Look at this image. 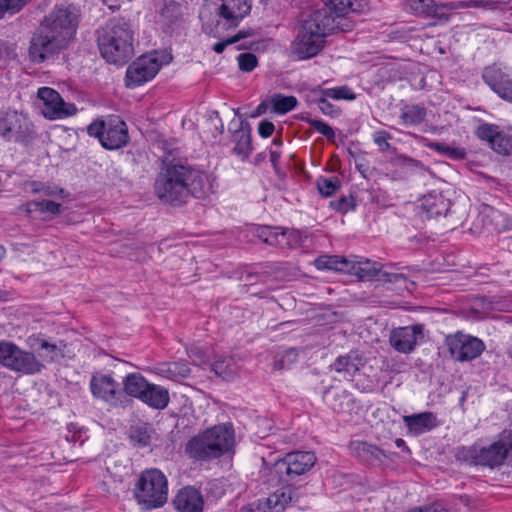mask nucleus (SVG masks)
<instances>
[{
  "label": "nucleus",
  "instance_id": "2f4dec72",
  "mask_svg": "<svg viewBox=\"0 0 512 512\" xmlns=\"http://www.w3.org/2000/svg\"><path fill=\"white\" fill-rule=\"evenodd\" d=\"M314 265L318 270L348 273L350 258L339 255H321L314 260Z\"/></svg>",
  "mask_w": 512,
  "mask_h": 512
},
{
  "label": "nucleus",
  "instance_id": "f704fd0d",
  "mask_svg": "<svg viewBox=\"0 0 512 512\" xmlns=\"http://www.w3.org/2000/svg\"><path fill=\"white\" fill-rule=\"evenodd\" d=\"M191 370L186 362L175 361L162 365L159 368V374L169 379L186 378L190 375Z\"/></svg>",
  "mask_w": 512,
  "mask_h": 512
},
{
  "label": "nucleus",
  "instance_id": "37998d69",
  "mask_svg": "<svg viewBox=\"0 0 512 512\" xmlns=\"http://www.w3.org/2000/svg\"><path fill=\"white\" fill-rule=\"evenodd\" d=\"M321 94L334 100H354L356 98L355 93L347 86L322 89Z\"/></svg>",
  "mask_w": 512,
  "mask_h": 512
},
{
  "label": "nucleus",
  "instance_id": "6ab92c4d",
  "mask_svg": "<svg viewBox=\"0 0 512 512\" xmlns=\"http://www.w3.org/2000/svg\"><path fill=\"white\" fill-rule=\"evenodd\" d=\"M423 336V325L397 327L391 330L389 343L397 352L409 354L414 351L418 341Z\"/></svg>",
  "mask_w": 512,
  "mask_h": 512
},
{
  "label": "nucleus",
  "instance_id": "f257e3e1",
  "mask_svg": "<svg viewBox=\"0 0 512 512\" xmlns=\"http://www.w3.org/2000/svg\"><path fill=\"white\" fill-rule=\"evenodd\" d=\"M154 190L161 202L179 207L192 197L208 196L212 192V180L206 172L190 165L169 163L158 173Z\"/></svg>",
  "mask_w": 512,
  "mask_h": 512
},
{
  "label": "nucleus",
  "instance_id": "5701e85b",
  "mask_svg": "<svg viewBox=\"0 0 512 512\" xmlns=\"http://www.w3.org/2000/svg\"><path fill=\"white\" fill-rule=\"evenodd\" d=\"M215 448L216 446L211 445L203 431L188 440L185 444L184 452L193 461L209 462L218 459Z\"/></svg>",
  "mask_w": 512,
  "mask_h": 512
},
{
  "label": "nucleus",
  "instance_id": "69168bd1",
  "mask_svg": "<svg viewBox=\"0 0 512 512\" xmlns=\"http://www.w3.org/2000/svg\"><path fill=\"white\" fill-rule=\"evenodd\" d=\"M450 11L454 9H465L468 8V0L467 1H455L448 3Z\"/></svg>",
  "mask_w": 512,
  "mask_h": 512
},
{
  "label": "nucleus",
  "instance_id": "c03bdc74",
  "mask_svg": "<svg viewBox=\"0 0 512 512\" xmlns=\"http://www.w3.org/2000/svg\"><path fill=\"white\" fill-rule=\"evenodd\" d=\"M213 370L217 375L223 377L224 379L231 378L237 372L236 366L232 358L216 361L213 364Z\"/></svg>",
  "mask_w": 512,
  "mask_h": 512
},
{
  "label": "nucleus",
  "instance_id": "a19ab883",
  "mask_svg": "<svg viewBox=\"0 0 512 512\" xmlns=\"http://www.w3.org/2000/svg\"><path fill=\"white\" fill-rule=\"evenodd\" d=\"M317 189L323 197H330L337 192L341 186L338 177H320L316 182Z\"/></svg>",
  "mask_w": 512,
  "mask_h": 512
},
{
  "label": "nucleus",
  "instance_id": "4d7b16f0",
  "mask_svg": "<svg viewBox=\"0 0 512 512\" xmlns=\"http://www.w3.org/2000/svg\"><path fill=\"white\" fill-rule=\"evenodd\" d=\"M275 126L272 122L263 120L258 125V133L263 138L270 137L274 132Z\"/></svg>",
  "mask_w": 512,
  "mask_h": 512
},
{
  "label": "nucleus",
  "instance_id": "393cba45",
  "mask_svg": "<svg viewBox=\"0 0 512 512\" xmlns=\"http://www.w3.org/2000/svg\"><path fill=\"white\" fill-rule=\"evenodd\" d=\"M348 449L352 456L371 465H380L386 458V454L382 449L365 441H351Z\"/></svg>",
  "mask_w": 512,
  "mask_h": 512
},
{
  "label": "nucleus",
  "instance_id": "b1692460",
  "mask_svg": "<svg viewBox=\"0 0 512 512\" xmlns=\"http://www.w3.org/2000/svg\"><path fill=\"white\" fill-rule=\"evenodd\" d=\"M172 504L177 512H203L204 497L195 487L185 486L178 491Z\"/></svg>",
  "mask_w": 512,
  "mask_h": 512
},
{
  "label": "nucleus",
  "instance_id": "13d9d810",
  "mask_svg": "<svg viewBox=\"0 0 512 512\" xmlns=\"http://www.w3.org/2000/svg\"><path fill=\"white\" fill-rule=\"evenodd\" d=\"M328 97H325L322 95V97H320L316 103H317V106L319 108V110L325 114V115H329V116H333L334 114V106L327 100Z\"/></svg>",
  "mask_w": 512,
  "mask_h": 512
},
{
  "label": "nucleus",
  "instance_id": "c9c22d12",
  "mask_svg": "<svg viewBox=\"0 0 512 512\" xmlns=\"http://www.w3.org/2000/svg\"><path fill=\"white\" fill-rule=\"evenodd\" d=\"M298 351L294 348H288L278 353L273 361L274 370L289 369L298 360Z\"/></svg>",
  "mask_w": 512,
  "mask_h": 512
},
{
  "label": "nucleus",
  "instance_id": "9d476101",
  "mask_svg": "<svg viewBox=\"0 0 512 512\" xmlns=\"http://www.w3.org/2000/svg\"><path fill=\"white\" fill-rule=\"evenodd\" d=\"M172 55L166 51H152L134 61L126 71L128 87H137L152 80L163 65L171 62Z\"/></svg>",
  "mask_w": 512,
  "mask_h": 512
},
{
  "label": "nucleus",
  "instance_id": "f8f14e48",
  "mask_svg": "<svg viewBox=\"0 0 512 512\" xmlns=\"http://www.w3.org/2000/svg\"><path fill=\"white\" fill-rule=\"evenodd\" d=\"M512 450V436L501 437L488 447L472 446L463 449V457L475 465L488 466L490 468L501 465L508 453Z\"/></svg>",
  "mask_w": 512,
  "mask_h": 512
},
{
  "label": "nucleus",
  "instance_id": "9b49d317",
  "mask_svg": "<svg viewBox=\"0 0 512 512\" xmlns=\"http://www.w3.org/2000/svg\"><path fill=\"white\" fill-rule=\"evenodd\" d=\"M0 137L8 142L27 145L35 138V131L29 118L16 110L0 112Z\"/></svg>",
  "mask_w": 512,
  "mask_h": 512
},
{
  "label": "nucleus",
  "instance_id": "2eb2a0df",
  "mask_svg": "<svg viewBox=\"0 0 512 512\" xmlns=\"http://www.w3.org/2000/svg\"><path fill=\"white\" fill-rule=\"evenodd\" d=\"M476 136L488 143L497 153L509 155L512 153V128L500 127L495 124L483 123L476 129Z\"/></svg>",
  "mask_w": 512,
  "mask_h": 512
},
{
  "label": "nucleus",
  "instance_id": "0eeeda50",
  "mask_svg": "<svg viewBox=\"0 0 512 512\" xmlns=\"http://www.w3.org/2000/svg\"><path fill=\"white\" fill-rule=\"evenodd\" d=\"M134 498L145 510L162 507L168 499V481L164 473L156 468L143 471L135 484Z\"/></svg>",
  "mask_w": 512,
  "mask_h": 512
},
{
  "label": "nucleus",
  "instance_id": "603ef678",
  "mask_svg": "<svg viewBox=\"0 0 512 512\" xmlns=\"http://www.w3.org/2000/svg\"><path fill=\"white\" fill-rule=\"evenodd\" d=\"M257 63V57L252 53H242L238 56V65L242 71L251 72Z\"/></svg>",
  "mask_w": 512,
  "mask_h": 512
},
{
  "label": "nucleus",
  "instance_id": "39448f33",
  "mask_svg": "<svg viewBox=\"0 0 512 512\" xmlns=\"http://www.w3.org/2000/svg\"><path fill=\"white\" fill-rule=\"evenodd\" d=\"M335 24L325 11L312 12L302 23L292 52L299 59H309L317 55L324 46V38L335 33Z\"/></svg>",
  "mask_w": 512,
  "mask_h": 512
},
{
  "label": "nucleus",
  "instance_id": "bb28decb",
  "mask_svg": "<svg viewBox=\"0 0 512 512\" xmlns=\"http://www.w3.org/2000/svg\"><path fill=\"white\" fill-rule=\"evenodd\" d=\"M420 161L406 155H396L386 163V176L392 180L403 179L409 171L421 168Z\"/></svg>",
  "mask_w": 512,
  "mask_h": 512
},
{
  "label": "nucleus",
  "instance_id": "c756f323",
  "mask_svg": "<svg viewBox=\"0 0 512 512\" xmlns=\"http://www.w3.org/2000/svg\"><path fill=\"white\" fill-rule=\"evenodd\" d=\"M348 274L355 275L362 280H369L378 275L381 265L368 259L355 260L350 258Z\"/></svg>",
  "mask_w": 512,
  "mask_h": 512
},
{
  "label": "nucleus",
  "instance_id": "6e6552de",
  "mask_svg": "<svg viewBox=\"0 0 512 512\" xmlns=\"http://www.w3.org/2000/svg\"><path fill=\"white\" fill-rule=\"evenodd\" d=\"M79 23V13L74 6H56L41 22L43 31L65 47L74 38Z\"/></svg>",
  "mask_w": 512,
  "mask_h": 512
},
{
  "label": "nucleus",
  "instance_id": "6e6d98bb",
  "mask_svg": "<svg viewBox=\"0 0 512 512\" xmlns=\"http://www.w3.org/2000/svg\"><path fill=\"white\" fill-rule=\"evenodd\" d=\"M325 395L327 397V401H328L329 405L335 411H339L342 409V404L341 403L337 404L336 403L337 400L342 397H345V398L347 397V394L345 391L335 392L334 394H332L330 391H327Z\"/></svg>",
  "mask_w": 512,
  "mask_h": 512
},
{
  "label": "nucleus",
  "instance_id": "680f3d73",
  "mask_svg": "<svg viewBox=\"0 0 512 512\" xmlns=\"http://www.w3.org/2000/svg\"><path fill=\"white\" fill-rule=\"evenodd\" d=\"M25 189L32 193H41L44 190V183L38 181H30L25 184Z\"/></svg>",
  "mask_w": 512,
  "mask_h": 512
},
{
  "label": "nucleus",
  "instance_id": "a211bd4d",
  "mask_svg": "<svg viewBox=\"0 0 512 512\" xmlns=\"http://www.w3.org/2000/svg\"><path fill=\"white\" fill-rule=\"evenodd\" d=\"M89 386L93 397L110 405H117L123 396L119 383L112 375L96 373L92 375Z\"/></svg>",
  "mask_w": 512,
  "mask_h": 512
},
{
  "label": "nucleus",
  "instance_id": "423d86ee",
  "mask_svg": "<svg viewBox=\"0 0 512 512\" xmlns=\"http://www.w3.org/2000/svg\"><path fill=\"white\" fill-rule=\"evenodd\" d=\"M317 461L314 452L293 451L277 459L271 467L265 465L261 473L267 477V482L277 484L295 480L309 472Z\"/></svg>",
  "mask_w": 512,
  "mask_h": 512
},
{
  "label": "nucleus",
  "instance_id": "864d4df0",
  "mask_svg": "<svg viewBox=\"0 0 512 512\" xmlns=\"http://www.w3.org/2000/svg\"><path fill=\"white\" fill-rule=\"evenodd\" d=\"M433 2L434 0H409V5L416 13L427 15L433 7Z\"/></svg>",
  "mask_w": 512,
  "mask_h": 512
},
{
  "label": "nucleus",
  "instance_id": "bf43d9fd",
  "mask_svg": "<svg viewBox=\"0 0 512 512\" xmlns=\"http://www.w3.org/2000/svg\"><path fill=\"white\" fill-rule=\"evenodd\" d=\"M447 157L453 160H461L466 157V151L464 148L449 146Z\"/></svg>",
  "mask_w": 512,
  "mask_h": 512
},
{
  "label": "nucleus",
  "instance_id": "412c9836",
  "mask_svg": "<svg viewBox=\"0 0 512 512\" xmlns=\"http://www.w3.org/2000/svg\"><path fill=\"white\" fill-rule=\"evenodd\" d=\"M204 433L211 445L217 449L215 453L218 458L233 451L235 446V434L232 424L224 423L215 425L204 430Z\"/></svg>",
  "mask_w": 512,
  "mask_h": 512
},
{
  "label": "nucleus",
  "instance_id": "338daca9",
  "mask_svg": "<svg viewBox=\"0 0 512 512\" xmlns=\"http://www.w3.org/2000/svg\"><path fill=\"white\" fill-rule=\"evenodd\" d=\"M61 191H62V189H60V192ZM58 192H59V189L57 187H52V186L44 184V190H42L41 193H43L46 196H55L58 194Z\"/></svg>",
  "mask_w": 512,
  "mask_h": 512
},
{
  "label": "nucleus",
  "instance_id": "20e7f679",
  "mask_svg": "<svg viewBox=\"0 0 512 512\" xmlns=\"http://www.w3.org/2000/svg\"><path fill=\"white\" fill-rule=\"evenodd\" d=\"M251 0H205L200 10L203 27L214 36L236 28L251 11Z\"/></svg>",
  "mask_w": 512,
  "mask_h": 512
},
{
  "label": "nucleus",
  "instance_id": "72a5a7b5",
  "mask_svg": "<svg viewBox=\"0 0 512 512\" xmlns=\"http://www.w3.org/2000/svg\"><path fill=\"white\" fill-rule=\"evenodd\" d=\"M426 109L420 105H405L401 108L400 119L406 126H416L424 122Z\"/></svg>",
  "mask_w": 512,
  "mask_h": 512
},
{
  "label": "nucleus",
  "instance_id": "3c124183",
  "mask_svg": "<svg viewBox=\"0 0 512 512\" xmlns=\"http://www.w3.org/2000/svg\"><path fill=\"white\" fill-rule=\"evenodd\" d=\"M372 138L380 151L385 152L391 149L389 140L392 139V135L389 132L385 130H377L373 133Z\"/></svg>",
  "mask_w": 512,
  "mask_h": 512
},
{
  "label": "nucleus",
  "instance_id": "e433bc0d",
  "mask_svg": "<svg viewBox=\"0 0 512 512\" xmlns=\"http://www.w3.org/2000/svg\"><path fill=\"white\" fill-rule=\"evenodd\" d=\"M451 207V203L442 195L433 197L432 202L426 204V210L430 217H439L447 215Z\"/></svg>",
  "mask_w": 512,
  "mask_h": 512
},
{
  "label": "nucleus",
  "instance_id": "4468645a",
  "mask_svg": "<svg viewBox=\"0 0 512 512\" xmlns=\"http://www.w3.org/2000/svg\"><path fill=\"white\" fill-rule=\"evenodd\" d=\"M367 7L366 0H329L326 6L318 11H325L333 20L335 31L349 32L353 29V22L347 17L349 13H359Z\"/></svg>",
  "mask_w": 512,
  "mask_h": 512
},
{
  "label": "nucleus",
  "instance_id": "58836bf2",
  "mask_svg": "<svg viewBox=\"0 0 512 512\" xmlns=\"http://www.w3.org/2000/svg\"><path fill=\"white\" fill-rule=\"evenodd\" d=\"M257 235L263 242L271 246L283 245V240L286 238L285 232H278L268 226L258 228Z\"/></svg>",
  "mask_w": 512,
  "mask_h": 512
},
{
  "label": "nucleus",
  "instance_id": "4c0bfd02",
  "mask_svg": "<svg viewBox=\"0 0 512 512\" xmlns=\"http://www.w3.org/2000/svg\"><path fill=\"white\" fill-rule=\"evenodd\" d=\"M273 110L278 114H286L297 106V98L295 96H284L282 94L274 95L271 98Z\"/></svg>",
  "mask_w": 512,
  "mask_h": 512
},
{
  "label": "nucleus",
  "instance_id": "e2e57ef3",
  "mask_svg": "<svg viewBox=\"0 0 512 512\" xmlns=\"http://www.w3.org/2000/svg\"><path fill=\"white\" fill-rule=\"evenodd\" d=\"M387 280L391 283H398L400 281H406V277L403 274L400 273H390L386 274Z\"/></svg>",
  "mask_w": 512,
  "mask_h": 512
},
{
  "label": "nucleus",
  "instance_id": "ea45409f",
  "mask_svg": "<svg viewBox=\"0 0 512 512\" xmlns=\"http://www.w3.org/2000/svg\"><path fill=\"white\" fill-rule=\"evenodd\" d=\"M130 439L139 447L148 446L151 441V430L146 424L133 426L130 429Z\"/></svg>",
  "mask_w": 512,
  "mask_h": 512
},
{
  "label": "nucleus",
  "instance_id": "aec40b11",
  "mask_svg": "<svg viewBox=\"0 0 512 512\" xmlns=\"http://www.w3.org/2000/svg\"><path fill=\"white\" fill-rule=\"evenodd\" d=\"M482 79L500 98L512 103V71L489 66L484 68Z\"/></svg>",
  "mask_w": 512,
  "mask_h": 512
},
{
  "label": "nucleus",
  "instance_id": "774afa93",
  "mask_svg": "<svg viewBox=\"0 0 512 512\" xmlns=\"http://www.w3.org/2000/svg\"><path fill=\"white\" fill-rule=\"evenodd\" d=\"M480 7L488 10H495L498 8V5L497 2L493 0H482V4Z\"/></svg>",
  "mask_w": 512,
  "mask_h": 512
},
{
  "label": "nucleus",
  "instance_id": "4be33fe9",
  "mask_svg": "<svg viewBox=\"0 0 512 512\" xmlns=\"http://www.w3.org/2000/svg\"><path fill=\"white\" fill-rule=\"evenodd\" d=\"M365 363L363 355L358 350H351L346 355L338 356L330 364L329 369L340 374L343 379L351 381L365 366Z\"/></svg>",
  "mask_w": 512,
  "mask_h": 512
},
{
  "label": "nucleus",
  "instance_id": "f03ea898",
  "mask_svg": "<svg viewBox=\"0 0 512 512\" xmlns=\"http://www.w3.org/2000/svg\"><path fill=\"white\" fill-rule=\"evenodd\" d=\"M27 345L30 349L38 351L39 357L13 342L0 341V365L16 373L34 375L43 370L44 361L51 363L63 357V347L50 342L42 334L29 336Z\"/></svg>",
  "mask_w": 512,
  "mask_h": 512
},
{
  "label": "nucleus",
  "instance_id": "79ce46f5",
  "mask_svg": "<svg viewBox=\"0 0 512 512\" xmlns=\"http://www.w3.org/2000/svg\"><path fill=\"white\" fill-rule=\"evenodd\" d=\"M301 120L306 122L309 126L314 128L318 133L326 137L328 140H333L335 138V132L333 128L327 123L313 119L309 114L303 115Z\"/></svg>",
  "mask_w": 512,
  "mask_h": 512
},
{
  "label": "nucleus",
  "instance_id": "ddd939ff",
  "mask_svg": "<svg viewBox=\"0 0 512 512\" xmlns=\"http://www.w3.org/2000/svg\"><path fill=\"white\" fill-rule=\"evenodd\" d=\"M445 344L451 357L459 362L476 359L485 350L482 340L462 332L448 335L445 339Z\"/></svg>",
  "mask_w": 512,
  "mask_h": 512
},
{
  "label": "nucleus",
  "instance_id": "7c9ffc66",
  "mask_svg": "<svg viewBox=\"0 0 512 512\" xmlns=\"http://www.w3.org/2000/svg\"><path fill=\"white\" fill-rule=\"evenodd\" d=\"M181 18V7L174 0H164L159 9V22L166 31L176 25Z\"/></svg>",
  "mask_w": 512,
  "mask_h": 512
},
{
  "label": "nucleus",
  "instance_id": "49530a36",
  "mask_svg": "<svg viewBox=\"0 0 512 512\" xmlns=\"http://www.w3.org/2000/svg\"><path fill=\"white\" fill-rule=\"evenodd\" d=\"M28 0H0V19L7 14L14 15L18 13L27 4Z\"/></svg>",
  "mask_w": 512,
  "mask_h": 512
},
{
  "label": "nucleus",
  "instance_id": "a878e982",
  "mask_svg": "<svg viewBox=\"0 0 512 512\" xmlns=\"http://www.w3.org/2000/svg\"><path fill=\"white\" fill-rule=\"evenodd\" d=\"M403 422L411 435L418 436L429 432L439 425L436 415L433 412L405 415Z\"/></svg>",
  "mask_w": 512,
  "mask_h": 512
},
{
  "label": "nucleus",
  "instance_id": "cd10ccee",
  "mask_svg": "<svg viewBox=\"0 0 512 512\" xmlns=\"http://www.w3.org/2000/svg\"><path fill=\"white\" fill-rule=\"evenodd\" d=\"M140 401L153 409L163 410L168 406L170 396L165 387L149 382Z\"/></svg>",
  "mask_w": 512,
  "mask_h": 512
},
{
  "label": "nucleus",
  "instance_id": "473e14b6",
  "mask_svg": "<svg viewBox=\"0 0 512 512\" xmlns=\"http://www.w3.org/2000/svg\"><path fill=\"white\" fill-rule=\"evenodd\" d=\"M233 140L235 141V146L233 148L234 154L240 157L242 160L248 159L251 151V131L249 128H243L236 130L233 133Z\"/></svg>",
  "mask_w": 512,
  "mask_h": 512
},
{
  "label": "nucleus",
  "instance_id": "f3484780",
  "mask_svg": "<svg viewBox=\"0 0 512 512\" xmlns=\"http://www.w3.org/2000/svg\"><path fill=\"white\" fill-rule=\"evenodd\" d=\"M38 97L43 101V114L49 119H60L74 115L77 111L75 105L66 103L61 95L50 87H41Z\"/></svg>",
  "mask_w": 512,
  "mask_h": 512
},
{
  "label": "nucleus",
  "instance_id": "a18cd8bd",
  "mask_svg": "<svg viewBox=\"0 0 512 512\" xmlns=\"http://www.w3.org/2000/svg\"><path fill=\"white\" fill-rule=\"evenodd\" d=\"M30 207H34V211L42 214L58 215L61 212V204L50 200L32 201L29 203Z\"/></svg>",
  "mask_w": 512,
  "mask_h": 512
},
{
  "label": "nucleus",
  "instance_id": "0e129e2a",
  "mask_svg": "<svg viewBox=\"0 0 512 512\" xmlns=\"http://www.w3.org/2000/svg\"><path fill=\"white\" fill-rule=\"evenodd\" d=\"M281 157V152L278 150H270V161L273 165V167L276 169L278 166L279 159Z\"/></svg>",
  "mask_w": 512,
  "mask_h": 512
},
{
  "label": "nucleus",
  "instance_id": "1a4fd4ad",
  "mask_svg": "<svg viewBox=\"0 0 512 512\" xmlns=\"http://www.w3.org/2000/svg\"><path fill=\"white\" fill-rule=\"evenodd\" d=\"M87 133L99 140L103 148L117 150L129 142L127 124L119 116H110L107 120L93 121L87 127Z\"/></svg>",
  "mask_w": 512,
  "mask_h": 512
},
{
  "label": "nucleus",
  "instance_id": "dca6fc26",
  "mask_svg": "<svg viewBox=\"0 0 512 512\" xmlns=\"http://www.w3.org/2000/svg\"><path fill=\"white\" fill-rule=\"evenodd\" d=\"M66 47L41 27L33 34L29 46V58L33 63H43Z\"/></svg>",
  "mask_w": 512,
  "mask_h": 512
},
{
  "label": "nucleus",
  "instance_id": "8fccbe9b",
  "mask_svg": "<svg viewBox=\"0 0 512 512\" xmlns=\"http://www.w3.org/2000/svg\"><path fill=\"white\" fill-rule=\"evenodd\" d=\"M450 8L448 3L437 4L435 1L433 2V7H431L430 12L427 13L426 16L433 17L440 21H449L450 19Z\"/></svg>",
  "mask_w": 512,
  "mask_h": 512
},
{
  "label": "nucleus",
  "instance_id": "5fc2aeb1",
  "mask_svg": "<svg viewBox=\"0 0 512 512\" xmlns=\"http://www.w3.org/2000/svg\"><path fill=\"white\" fill-rule=\"evenodd\" d=\"M244 37H245V35L242 32H239L238 34H236L233 37H230V38H228V39H226L224 41H219V42L215 43L213 45V50L216 53L220 54V53H222L225 50V48L228 45L236 43V42H238L240 39H242Z\"/></svg>",
  "mask_w": 512,
  "mask_h": 512
},
{
  "label": "nucleus",
  "instance_id": "7ed1b4c3",
  "mask_svg": "<svg viewBox=\"0 0 512 512\" xmlns=\"http://www.w3.org/2000/svg\"><path fill=\"white\" fill-rule=\"evenodd\" d=\"M97 45L103 59L110 64L124 65L134 54L133 31L123 19L113 18L96 31Z\"/></svg>",
  "mask_w": 512,
  "mask_h": 512
},
{
  "label": "nucleus",
  "instance_id": "de8ad7c7",
  "mask_svg": "<svg viewBox=\"0 0 512 512\" xmlns=\"http://www.w3.org/2000/svg\"><path fill=\"white\" fill-rule=\"evenodd\" d=\"M406 512H456L453 507L445 501H435L433 503L410 509Z\"/></svg>",
  "mask_w": 512,
  "mask_h": 512
},
{
  "label": "nucleus",
  "instance_id": "09e8293b",
  "mask_svg": "<svg viewBox=\"0 0 512 512\" xmlns=\"http://www.w3.org/2000/svg\"><path fill=\"white\" fill-rule=\"evenodd\" d=\"M330 207L342 214H345L353 210L356 206L354 198L352 196H343L339 199L332 200L329 203Z\"/></svg>",
  "mask_w": 512,
  "mask_h": 512
},
{
  "label": "nucleus",
  "instance_id": "052dcab7",
  "mask_svg": "<svg viewBox=\"0 0 512 512\" xmlns=\"http://www.w3.org/2000/svg\"><path fill=\"white\" fill-rule=\"evenodd\" d=\"M426 146L428 148H430L431 150H434L442 155L447 156V151L449 149V145H446L444 143H439V142H429Z\"/></svg>",
  "mask_w": 512,
  "mask_h": 512
},
{
  "label": "nucleus",
  "instance_id": "c85d7f7f",
  "mask_svg": "<svg viewBox=\"0 0 512 512\" xmlns=\"http://www.w3.org/2000/svg\"><path fill=\"white\" fill-rule=\"evenodd\" d=\"M148 384L149 381L138 372L129 373L122 380L123 392L127 396L138 400L144 394L145 389L148 388Z\"/></svg>",
  "mask_w": 512,
  "mask_h": 512
}]
</instances>
